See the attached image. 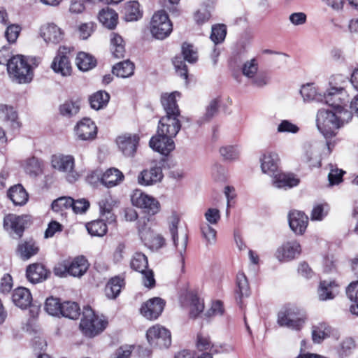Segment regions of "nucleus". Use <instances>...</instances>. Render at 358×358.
Returning a JSON list of instances; mask_svg holds the SVG:
<instances>
[{
  "label": "nucleus",
  "mask_w": 358,
  "mask_h": 358,
  "mask_svg": "<svg viewBox=\"0 0 358 358\" xmlns=\"http://www.w3.org/2000/svg\"><path fill=\"white\" fill-rule=\"evenodd\" d=\"M49 274L50 271L43 264L37 263L29 265L26 271L27 280L33 284L46 280Z\"/></svg>",
  "instance_id": "obj_25"
},
{
  "label": "nucleus",
  "mask_w": 358,
  "mask_h": 358,
  "mask_svg": "<svg viewBox=\"0 0 358 358\" xmlns=\"http://www.w3.org/2000/svg\"><path fill=\"white\" fill-rule=\"evenodd\" d=\"M26 216L8 214L3 218V229L13 238H20L24 233L27 222Z\"/></svg>",
  "instance_id": "obj_11"
},
{
  "label": "nucleus",
  "mask_w": 358,
  "mask_h": 358,
  "mask_svg": "<svg viewBox=\"0 0 358 358\" xmlns=\"http://www.w3.org/2000/svg\"><path fill=\"white\" fill-rule=\"evenodd\" d=\"M299 131V127L288 120H282L277 127L278 133L296 134Z\"/></svg>",
  "instance_id": "obj_60"
},
{
  "label": "nucleus",
  "mask_w": 358,
  "mask_h": 358,
  "mask_svg": "<svg viewBox=\"0 0 358 358\" xmlns=\"http://www.w3.org/2000/svg\"><path fill=\"white\" fill-rule=\"evenodd\" d=\"M172 24L164 10L155 13L150 22V31L157 39H164L172 31Z\"/></svg>",
  "instance_id": "obj_8"
},
{
  "label": "nucleus",
  "mask_w": 358,
  "mask_h": 358,
  "mask_svg": "<svg viewBox=\"0 0 358 358\" xmlns=\"http://www.w3.org/2000/svg\"><path fill=\"white\" fill-rule=\"evenodd\" d=\"M11 299L15 306L24 310L30 306L33 299L29 289L19 287L13 290Z\"/></svg>",
  "instance_id": "obj_24"
},
{
  "label": "nucleus",
  "mask_w": 358,
  "mask_h": 358,
  "mask_svg": "<svg viewBox=\"0 0 358 358\" xmlns=\"http://www.w3.org/2000/svg\"><path fill=\"white\" fill-rule=\"evenodd\" d=\"M8 196L15 206L24 205L29 199L27 191L20 184L11 187L8 192Z\"/></svg>",
  "instance_id": "obj_32"
},
{
  "label": "nucleus",
  "mask_w": 358,
  "mask_h": 358,
  "mask_svg": "<svg viewBox=\"0 0 358 358\" xmlns=\"http://www.w3.org/2000/svg\"><path fill=\"white\" fill-rule=\"evenodd\" d=\"M101 217H105L108 224L116 222V216L112 213L114 201L110 195H103L98 201Z\"/></svg>",
  "instance_id": "obj_26"
},
{
  "label": "nucleus",
  "mask_w": 358,
  "mask_h": 358,
  "mask_svg": "<svg viewBox=\"0 0 358 358\" xmlns=\"http://www.w3.org/2000/svg\"><path fill=\"white\" fill-rule=\"evenodd\" d=\"M299 180L292 174L284 173H275L273 180V185L277 188H292L296 186Z\"/></svg>",
  "instance_id": "obj_33"
},
{
  "label": "nucleus",
  "mask_w": 358,
  "mask_h": 358,
  "mask_svg": "<svg viewBox=\"0 0 358 358\" xmlns=\"http://www.w3.org/2000/svg\"><path fill=\"white\" fill-rule=\"evenodd\" d=\"M110 99V95L105 91H98L90 97V106L93 109L100 110L106 106Z\"/></svg>",
  "instance_id": "obj_44"
},
{
  "label": "nucleus",
  "mask_w": 358,
  "mask_h": 358,
  "mask_svg": "<svg viewBox=\"0 0 358 358\" xmlns=\"http://www.w3.org/2000/svg\"><path fill=\"white\" fill-rule=\"evenodd\" d=\"M164 306V300L159 297H154L142 304L140 313L148 320H156L162 314Z\"/></svg>",
  "instance_id": "obj_14"
},
{
  "label": "nucleus",
  "mask_w": 358,
  "mask_h": 358,
  "mask_svg": "<svg viewBox=\"0 0 358 358\" xmlns=\"http://www.w3.org/2000/svg\"><path fill=\"white\" fill-rule=\"evenodd\" d=\"M124 178V174L116 168L107 169L101 178V182L106 187L110 188L120 184Z\"/></svg>",
  "instance_id": "obj_28"
},
{
  "label": "nucleus",
  "mask_w": 358,
  "mask_h": 358,
  "mask_svg": "<svg viewBox=\"0 0 358 358\" xmlns=\"http://www.w3.org/2000/svg\"><path fill=\"white\" fill-rule=\"evenodd\" d=\"M41 35L46 43H59L64 38L63 31L56 24L48 23L41 27Z\"/></svg>",
  "instance_id": "obj_23"
},
{
  "label": "nucleus",
  "mask_w": 358,
  "mask_h": 358,
  "mask_svg": "<svg viewBox=\"0 0 358 358\" xmlns=\"http://www.w3.org/2000/svg\"><path fill=\"white\" fill-rule=\"evenodd\" d=\"M300 94L305 102H322V96L318 93L317 89L313 83H307L301 87Z\"/></svg>",
  "instance_id": "obj_38"
},
{
  "label": "nucleus",
  "mask_w": 358,
  "mask_h": 358,
  "mask_svg": "<svg viewBox=\"0 0 358 358\" xmlns=\"http://www.w3.org/2000/svg\"><path fill=\"white\" fill-rule=\"evenodd\" d=\"M51 166L55 170L64 174L66 180L73 183L80 178L75 166V158L71 155L55 154L51 157Z\"/></svg>",
  "instance_id": "obj_5"
},
{
  "label": "nucleus",
  "mask_w": 358,
  "mask_h": 358,
  "mask_svg": "<svg viewBox=\"0 0 358 358\" xmlns=\"http://www.w3.org/2000/svg\"><path fill=\"white\" fill-rule=\"evenodd\" d=\"M124 18L127 22L138 20L141 17V13L139 10V3L136 1H129L122 10Z\"/></svg>",
  "instance_id": "obj_42"
},
{
  "label": "nucleus",
  "mask_w": 358,
  "mask_h": 358,
  "mask_svg": "<svg viewBox=\"0 0 358 358\" xmlns=\"http://www.w3.org/2000/svg\"><path fill=\"white\" fill-rule=\"evenodd\" d=\"M62 306L59 300L56 298L50 297L46 299L45 303V310L50 315L60 316L62 315Z\"/></svg>",
  "instance_id": "obj_53"
},
{
  "label": "nucleus",
  "mask_w": 358,
  "mask_h": 358,
  "mask_svg": "<svg viewBox=\"0 0 358 358\" xmlns=\"http://www.w3.org/2000/svg\"><path fill=\"white\" fill-rule=\"evenodd\" d=\"M316 123L318 130L326 139L335 136L337 130L340 128L336 113L329 110L320 109L318 110Z\"/></svg>",
  "instance_id": "obj_6"
},
{
  "label": "nucleus",
  "mask_w": 358,
  "mask_h": 358,
  "mask_svg": "<svg viewBox=\"0 0 358 358\" xmlns=\"http://www.w3.org/2000/svg\"><path fill=\"white\" fill-rule=\"evenodd\" d=\"M21 28L17 24L8 26L5 31V37L9 43H14L17 41L20 33Z\"/></svg>",
  "instance_id": "obj_61"
},
{
  "label": "nucleus",
  "mask_w": 358,
  "mask_h": 358,
  "mask_svg": "<svg viewBox=\"0 0 358 358\" xmlns=\"http://www.w3.org/2000/svg\"><path fill=\"white\" fill-rule=\"evenodd\" d=\"M24 169L29 175L36 176L42 173V163L38 159L33 157L25 161Z\"/></svg>",
  "instance_id": "obj_49"
},
{
  "label": "nucleus",
  "mask_w": 358,
  "mask_h": 358,
  "mask_svg": "<svg viewBox=\"0 0 358 358\" xmlns=\"http://www.w3.org/2000/svg\"><path fill=\"white\" fill-rule=\"evenodd\" d=\"M131 201L134 206L148 215H155L160 209L159 202L155 197L138 189L133 191Z\"/></svg>",
  "instance_id": "obj_7"
},
{
  "label": "nucleus",
  "mask_w": 358,
  "mask_h": 358,
  "mask_svg": "<svg viewBox=\"0 0 358 358\" xmlns=\"http://www.w3.org/2000/svg\"><path fill=\"white\" fill-rule=\"evenodd\" d=\"M346 92H333L328 90L322 96V102L332 107L334 110L345 104Z\"/></svg>",
  "instance_id": "obj_30"
},
{
  "label": "nucleus",
  "mask_w": 358,
  "mask_h": 358,
  "mask_svg": "<svg viewBox=\"0 0 358 358\" xmlns=\"http://www.w3.org/2000/svg\"><path fill=\"white\" fill-rule=\"evenodd\" d=\"M331 170L328 175L329 184L331 185H338L343 180V176L345 173L341 169L334 168L332 164H330Z\"/></svg>",
  "instance_id": "obj_63"
},
{
  "label": "nucleus",
  "mask_w": 358,
  "mask_h": 358,
  "mask_svg": "<svg viewBox=\"0 0 358 358\" xmlns=\"http://www.w3.org/2000/svg\"><path fill=\"white\" fill-rule=\"evenodd\" d=\"M89 268L87 259L83 256H78L69 260V275L80 278L83 276Z\"/></svg>",
  "instance_id": "obj_29"
},
{
  "label": "nucleus",
  "mask_w": 358,
  "mask_h": 358,
  "mask_svg": "<svg viewBox=\"0 0 358 358\" xmlns=\"http://www.w3.org/2000/svg\"><path fill=\"white\" fill-rule=\"evenodd\" d=\"M7 71L9 76L19 83H29L33 79V71L28 59L21 55L9 59Z\"/></svg>",
  "instance_id": "obj_3"
},
{
  "label": "nucleus",
  "mask_w": 358,
  "mask_h": 358,
  "mask_svg": "<svg viewBox=\"0 0 358 358\" xmlns=\"http://www.w3.org/2000/svg\"><path fill=\"white\" fill-rule=\"evenodd\" d=\"M62 316L71 320H76L80 314V309L76 302L65 301L62 306Z\"/></svg>",
  "instance_id": "obj_46"
},
{
  "label": "nucleus",
  "mask_w": 358,
  "mask_h": 358,
  "mask_svg": "<svg viewBox=\"0 0 358 358\" xmlns=\"http://www.w3.org/2000/svg\"><path fill=\"white\" fill-rule=\"evenodd\" d=\"M75 133L78 139L90 141L96 138L97 127L91 119L83 118L75 127Z\"/></svg>",
  "instance_id": "obj_16"
},
{
  "label": "nucleus",
  "mask_w": 358,
  "mask_h": 358,
  "mask_svg": "<svg viewBox=\"0 0 358 358\" xmlns=\"http://www.w3.org/2000/svg\"><path fill=\"white\" fill-rule=\"evenodd\" d=\"M38 247L33 240L22 242L17 246V252L20 258L27 260L38 252Z\"/></svg>",
  "instance_id": "obj_36"
},
{
  "label": "nucleus",
  "mask_w": 358,
  "mask_h": 358,
  "mask_svg": "<svg viewBox=\"0 0 358 358\" xmlns=\"http://www.w3.org/2000/svg\"><path fill=\"white\" fill-rule=\"evenodd\" d=\"M348 298L352 302L350 311L352 314L358 315V280L352 282L346 287Z\"/></svg>",
  "instance_id": "obj_45"
},
{
  "label": "nucleus",
  "mask_w": 358,
  "mask_h": 358,
  "mask_svg": "<svg viewBox=\"0 0 358 358\" xmlns=\"http://www.w3.org/2000/svg\"><path fill=\"white\" fill-rule=\"evenodd\" d=\"M105 220V217H101L99 220H94L87 223L86 224V228L89 234L94 236H104L108 231V227Z\"/></svg>",
  "instance_id": "obj_41"
},
{
  "label": "nucleus",
  "mask_w": 358,
  "mask_h": 358,
  "mask_svg": "<svg viewBox=\"0 0 358 358\" xmlns=\"http://www.w3.org/2000/svg\"><path fill=\"white\" fill-rule=\"evenodd\" d=\"M130 266L131 268L136 271L142 272V271L148 268V258L142 252H135L131 257Z\"/></svg>",
  "instance_id": "obj_47"
},
{
  "label": "nucleus",
  "mask_w": 358,
  "mask_h": 358,
  "mask_svg": "<svg viewBox=\"0 0 358 358\" xmlns=\"http://www.w3.org/2000/svg\"><path fill=\"white\" fill-rule=\"evenodd\" d=\"M178 224L179 218L177 216H173L169 224V231L173 241L174 246L180 255V262L183 266L185 263V258L183 255L186 251L188 242V235L186 231H182L180 236L178 235Z\"/></svg>",
  "instance_id": "obj_12"
},
{
  "label": "nucleus",
  "mask_w": 358,
  "mask_h": 358,
  "mask_svg": "<svg viewBox=\"0 0 358 358\" xmlns=\"http://www.w3.org/2000/svg\"><path fill=\"white\" fill-rule=\"evenodd\" d=\"M0 119L9 123L13 130H18L20 127V123L17 120V114L10 106L0 103Z\"/></svg>",
  "instance_id": "obj_31"
},
{
  "label": "nucleus",
  "mask_w": 358,
  "mask_h": 358,
  "mask_svg": "<svg viewBox=\"0 0 358 358\" xmlns=\"http://www.w3.org/2000/svg\"><path fill=\"white\" fill-rule=\"evenodd\" d=\"M134 64L129 60L120 62L114 65L112 69L113 74L120 78H128L134 74Z\"/></svg>",
  "instance_id": "obj_39"
},
{
  "label": "nucleus",
  "mask_w": 358,
  "mask_h": 358,
  "mask_svg": "<svg viewBox=\"0 0 358 358\" xmlns=\"http://www.w3.org/2000/svg\"><path fill=\"white\" fill-rule=\"evenodd\" d=\"M236 301L241 303V299L244 296H248L250 294V286L245 275L243 272H239L236 276Z\"/></svg>",
  "instance_id": "obj_40"
},
{
  "label": "nucleus",
  "mask_w": 358,
  "mask_h": 358,
  "mask_svg": "<svg viewBox=\"0 0 358 358\" xmlns=\"http://www.w3.org/2000/svg\"><path fill=\"white\" fill-rule=\"evenodd\" d=\"M108 321L103 316H99L90 306L83 308L80 329L87 337L93 338L101 334L107 327Z\"/></svg>",
  "instance_id": "obj_2"
},
{
  "label": "nucleus",
  "mask_w": 358,
  "mask_h": 358,
  "mask_svg": "<svg viewBox=\"0 0 358 358\" xmlns=\"http://www.w3.org/2000/svg\"><path fill=\"white\" fill-rule=\"evenodd\" d=\"M69 48L60 47L51 64L52 70L62 76H69L71 73L72 68L69 57Z\"/></svg>",
  "instance_id": "obj_13"
},
{
  "label": "nucleus",
  "mask_w": 358,
  "mask_h": 358,
  "mask_svg": "<svg viewBox=\"0 0 358 358\" xmlns=\"http://www.w3.org/2000/svg\"><path fill=\"white\" fill-rule=\"evenodd\" d=\"M288 221L291 229L296 234L301 235L307 228L308 217L303 212L292 210L288 215Z\"/></svg>",
  "instance_id": "obj_20"
},
{
  "label": "nucleus",
  "mask_w": 358,
  "mask_h": 358,
  "mask_svg": "<svg viewBox=\"0 0 358 358\" xmlns=\"http://www.w3.org/2000/svg\"><path fill=\"white\" fill-rule=\"evenodd\" d=\"M338 292V286L334 280L321 281L317 289L320 301L333 299Z\"/></svg>",
  "instance_id": "obj_27"
},
{
  "label": "nucleus",
  "mask_w": 358,
  "mask_h": 358,
  "mask_svg": "<svg viewBox=\"0 0 358 358\" xmlns=\"http://www.w3.org/2000/svg\"><path fill=\"white\" fill-rule=\"evenodd\" d=\"M179 96L178 92L169 94H164L161 97V102L166 112V115L162 117L158 124L157 133L173 138L181 129V123L178 119L180 110L177 104L176 96Z\"/></svg>",
  "instance_id": "obj_1"
},
{
  "label": "nucleus",
  "mask_w": 358,
  "mask_h": 358,
  "mask_svg": "<svg viewBox=\"0 0 358 358\" xmlns=\"http://www.w3.org/2000/svg\"><path fill=\"white\" fill-rule=\"evenodd\" d=\"M220 102L219 98H215L210 101L203 116L199 120L201 124L210 121L217 113Z\"/></svg>",
  "instance_id": "obj_54"
},
{
  "label": "nucleus",
  "mask_w": 358,
  "mask_h": 358,
  "mask_svg": "<svg viewBox=\"0 0 358 358\" xmlns=\"http://www.w3.org/2000/svg\"><path fill=\"white\" fill-rule=\"evenodd\" d=\"M149 344L159 348H168L171 344L170 331L160 324L150 327L146 332Z\"/></svg>",
  "instance_id": "obj_9"
},
{
  "label": "nucleus",
  "mask_w": 358,
  "mask_h": 358,
  "mask_svg": "<svg viewBox=\"0 0 358 358\" xmlns=\"http://www.w3.org/2000/svg\"><path fill=\"white\" fill-rule=\"evenodd\" d=\"M182 53L184 59L189 63H194L197 60V52L191 44L183 43L182 46Z\"/></svg>",
  "instance_id": "obj_59"
},
{
  "label": "nucleus",
  "mask_w": 358,
  "mask_h": 358,
  "mask_svg": "<svg viewBox=\"0 0 358 358\" xmlns=\"http://www.w3.org/2000/svg\"><path fill=\"white\" fill-rule=\"evenodd\" d=\"M96 59L91 55L84 52H79L76 59L78 68L83 71L92 69L96 66Z\"/></svg>",
  "instance_id": "obj_43"
},
{
  "label": "nucleus",
  "mask_w": 358,
  "mask_h": 358,
  "mask_svg": "<svg viewBox=\"0 0 358 358\" xmlns=\"http://www.w3.org/2000/svg\"><path fill=\"white\" fill-rule=\"evenodd\" d=\"M99 20L106 28L113 29L117 24L118 15L114 10L106 8L99 12Z\"/></svg>",
  "instance_id": "obj_34"
},
{
  "label": "nucleus",
  "mask_w": 358,
  "mask_h": 358,
  "mask_svg": "<svg viewBox=\"0 0 358 358\" xmlns=\"http://www.w3.org/2000/svg\"><path fill=\"white\" fill-rule=\"evenodd\" d=\"M348 78L343 74H335L329 78V88L333 92L345 91L344 85L347 83Z\"/></svg>",
  "instance_id": "obj_52"
},
{
  "label": "nucleus",
  "mask_w": 358,
  "mask_h": 358,
  "mask_svg": "<svg viewBox=\"0 0 358 358\" xmlns=\"http://www.w3.org/2000/svg\"><path fill=\"white\" fill-rule=\"evenodd\" d=\"M80 110L78 101H66L59 106L60 114L66 117H71L76 115Z\"/></svg>",
  "instance_id": "obj_50"
},
{
  "label": "nucleus",
  "mask_w": 358,
  "mask_h": 358,
  "mask_svg": "<svg viewBox=\"0 0 358 358\" xmlns=\"http://www.w3.org/2000/svg\"><path fill=\"white\" fill-rule=\"evenodd\" d=\"M200 230L207 245H212L216 243L217 231L213 225L208 223H201Z\"/></svg>",
  "instance_id": "obj_48"
},
{
  "label": "nucleus",
  "mask_w": 358,
  "mask_h": 358,
  "mask_svg": "<svg viewBox=\"0 0 358 358\" xmlns=\"http://www.w3.org/2000/svg\"><path fill=\"white\" fill-rule=\"evenodd\" d=\"M138 232L141 239L150 249L158 250L164 245V238L160 235L155 234L145 224L143 226L139 224Z\"/></svg>",
  "instance_id": "obj_15"
},
{
  "label": "nucleus",
  "mask_w": 358,
  "mask_h": 358,
  "mask_svg": "<svg viewBox=\"0 0 358 358\" xmlns=\"http://www.w3.org/2000/svg\"><path fill=\"white\" fill-rule=\"evenodd\" d=\"M139 137L136 134H126L117 138L116 143L124 156L133 157L138 145Z\"/></svg>",
  "instance_id": "obj_18"
},
{
  "label": "nucleus",
  "mask_w": 358,
  "mask_h": 358,
  "mask_svg": "<svg viewBox=\"0 0 358 358\" xmlns=\"http://www.w3.org/2000/svg\"><path fill=\"white\" fill-rule=\"evenodd\" d=\"M301 252L300 244L296 241H290L278 248L275 256L280 262H289L298 257Z\"/></svg>",
  "instance_id": "obj_17"
},
{
  "label": "nucleus",
  "mask_w": 358,
  "mask_h": 358,
  "mask_svg": "<svg viewBox=\"0 0 358 358\" xmlns=\"http://www.w3.org/2000/svg\"><path fill=\"white\" fill-rule=\"evenodd\" d=\"M124 286V278L120 276L112 278L105 287L106 295L108 299H115Z\"/></svg>",
  "instance_id": "obj_35"
},
{
  "label": "nucleus",
  "mask_w": 358,
  "mask_h": 358,
  "mask_svg": "<svg viewBox=\"0 0 358 358\" xmlns=\"http://www.w3.org/2000/svg\"><path fill=\"white\" fill-rule=\"evenodd\" d=\"M204 217L206 220V223L210 225H215L220 221L221 215L218 209L210 208L205 212Z\"/></svg>",
  "instance_id": "obj_64"
},
{
  "label": "nucleus",
  "mask_w": 358,
  "mask_h": 358,
  "mask_svg": "<svg viewBox=\"0 0 358 358\" xmlns=\"http://www.w3.org/2000/svg\"><path fill=\"white\" fill-rule=\"evenodd\" d=\"M110 50L114 57L122 58L125 53L124 42L120 35L113 32L110 34Z\"/></svg>",
  "instance_id": "obj_37"
},
{
  "label": "nucleus",
  "mask_w": 358,
  "mask_h": 358,
  "mask_svg": "<svg viewBox=\"0 0 358 358\" xmlns=\"http://www.w3.org/2000/svg\"><path fill=\"white\" fill-rule=\"evenodd\" d=\"M163 178L162 169L154 166L143 170L137 177L138 183L142 186H150L160 182Z\"/></svg>",
  "instance_id": "obj_19"
},
{
  "label": "nucleus",
  "mask_w": 358,
  "mask_h": 358,
  "mask_svg": "<svg viewBox=\"0 0 358 358\" xmlns=\"http://www.w3.org/2000/svg\"><path fill=\"white\" fill-rule=\"evenodd\" d=\"M334 113H336L337 120L340 128L343 127L345 123H348L352 118V112L348 111L343 108V106H341L333 111Z\"/></svg>",
  "instance_id": "obj_58"
},
{
  "label": "nucleus",
  "mask_w": 358,
  "mask_h": 358,
  "mask_svg": "<svg viewBox=\"0 0 358 358\" xmlns=\"http://www.w3.org/2000/svg\"><path fill=\"white\" fill-rule=\"evenodd\" d=\"M278 155L273 151H265L260 157L261 169L264 173L274 175L278 169Z\"/></svg>",
  "instance_id": "obj_22"
},
{
  "label": "nucleus",
  "mask_w": 358,
  "mask_h": 358,
  "mask_svg": "<svg viewBox=\"0 0 358 358\" xmlns=\"http://www.w3.org/2000/svg\"><path fill=\"white\" fill-rule=\"evenodd\" d=\"M330 334L329 327L324 323H320L313 327L312 337L315 343H320Z\"/></svg>",
  "instance_id": "obj_51"
},
{
  "label": "nucleus",
  "mask_w": 358,
  "mask_h": 358,
  "mask_svg": "<svg viewBox=\"0 0 358 358\" xmlns=\"http://www.w3.org/2000/svg\"><path fill=\"white\" fill-rule=\"evenodd\" d=\"M150 148L164 155H168L175 148V143L172 138L162 136L157 133L150 140Z\"/></svg>",
  "instance_id": "obj_21"
},
{
  "label": "nucleus",
  "mask_w": 358,
  "mask_h": 358,
  "mask_svg": "<svg viewBox=\"0 0 358 358\" xmlns=\"http://www.w3.org/2000/svg\"><path fill=\"white\" fill-rule=\"evenodd\" d=\"M221 155L226 160L236 159L240 154V151L237 147L235 146H225L220 150Z\"/></svg>",
  "instance_id": "obj_62"
},
{
  "label": "nucleus",
  "mask_w": 358,
  "mask_h": 358,
  "mask_svg": "<svg viewBox=\"0 0 358 358\" xmlns=\"http://www.w3.org/2000/svg\"><path fill=\"white\" fill-rule=\"evenodd\" d=\"M227 34V27L224 24H217L212 27L210 39L215 44L224 41Z\"/></svg>",
  "instance_id": "obj_56"
},
{
  "label": "nucleus",
  "mask_w": 358,
  "mask_h": 358,
  "mask_svg": "<svg viewBox=\"0 0 358 358\" xmlns=\"http://www.w3.org/2000/svg\"><path fill=\"white\" fill-rule=\"evenodd\" d=\"M306 315L299 307L288 304L278 312L277 322L280 327H286L294 330H300L303 326Z\"/></svg>",
  "instance_id": "obj_4"
},
{
  "label": "nucleus",
  "mask_w": 358,
  "mask_h": 358,
  "mask_svg": "<svg viewBox=\"0 0 358 358\" xmlns=\"http://www.w3.org/2000/svg\"><path fill=\"white\" fill-rule=\"evenodd\" d=\"M242 73L255 87H262L268 83V78L267 76L264 73L258 71V62L255 58L244 63L242 67Z\"/></svg>",
  "instance_id": "obj_10"
},
{
  "label": "nucleus",
  "mask_w": 358,
  "mask_h": 358,
  "mask_svg": "<svg viewBox=\"0 0 358 358\" xmlns=\"http://www.w3.org/2000/svg\"><path fill=\"white\" fill-rule=\"evenodd\" d=\"M196 346L199 350L210 349L211 352L218 353L220 352L216 345L212 344L208 336L199 334L197 336Z\"/></svg>",
  "instance_id": "obj_55"
},
{
  "label": "nucleus",
  "mask_w": 358,
  "mask_h": 358,
  "mask_svg": "<svg viewBox=\"0 0 358 358\" xmlns=\"http://www.w3.org/2000/svg\"><path fill=\"white\" fill-rule=\"evenodd\" d=\"M73 199L69 196H62L55 200L52 203V209L54 211L59 212L64 209L72 208Z\"/></svg>",
  "instance_id": "obj_57"
}]
</instances>
